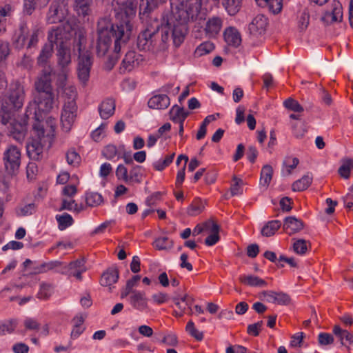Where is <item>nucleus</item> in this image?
I'll list each match as a JSON object with an SVG mask.
<instances>
[{"label":"nucleus","mask_w":353,"mask_h":353,"mask_svg":"<svg viewBox=\"0 0 353 353\" xmlns=\"http://www.w3.org/2000/svg\"><path fill=\"white\" fill-rule=\"evenodd\" d=\"M138 2L137 0H125L114 9L115 17L119 20L113 24L108 18H102L97 23V54L103 57L109 50L112 38L114 39L113 54L108 57L105 68L111 70L118 61L119 54L123 46L129 41L132 31V19L136 16Z\"/></svg>","instance_id":"obj_1"},{"label":"nucleus","mask_w":353,"mask_h":353,"mask_svg":"<svg viewBox=\"0 0 353 353\" xmlns=\"http://www.w3.org/2000/svg\"><path fill=\"white\" fill-rule=\"evenodd\" d=\"M202 0H182L178 3H171V14L168 24L172 26V42L176 48L184 41L188 32V23L205 19V13L201 12Z\"/></svg>","instance_id":"obj_2"},{"label":"nucleus","mask_w":353,"mask_h":353,"mask_svg":"<svg viewBox=\"0 0 353 353\" xmlns=\"http://www.w3.org/2000/svg\"><path fill=\"white\" fill-rule=\"evenodd\" d=\"M41 119L42 117L35 112L33 130L37 138L33 139L26 146L28 157L37 161L42 159L43 148L51 147L56 128L54 118L48 117L45 122L41 121Z\"/></svg>","instance_id":"obj_3"},{"label":"nucleus","mask_w":353,"mask_h":353,"mask_svg":"<svg viewBox=\"0 0 353 353\" xmlns=\"http://www.w3.org/2000/svg\"><path fill=\"white\" fill-rule=\"evenodd\" d=\"M55 72L52 67H46L42 69L35 79L34 91L32 92L34 104L32 108L37 107L39 116L40 112H49L53 108L55 103V96L52 85V77Z\"/></svg>","instance_id":"obj_4"},{"label":"nucleus","mask_w":353,"mask_h":353,"mask_svg":"<svg viewBox=\"0 0 353 353\" xmlns=\"http://www.w3.org/2000/svg\"><path fill=\"white\" fill-rule=\"evenodd\" d=\"M160 26L161 23L157 19H154L152 23H147L146 28L137 37V46L139 50L159 52L167 49L170 34L172 37V26L167 22L161 29V39H157Z\"/></svg>","instance_id":"obj_5"},{"label":"nucleus","mask_w":353,"mask_h":353,"mask_svg":"<svg viewBox=\"0 0 353 353\" xmlns=\"http://www.w3.org/2000/svg\"><path fill=\"white\" fill-rule=\"evenodd\" d=\"M75 26V23L72 21L66 20L48 32V41L56 46L67 45V42L74 36V32L76 30Z\"/></svg>","instance_id":"obj_6"},{"label":"nucleus","mask_w":353,"mask_h":353,"mask_svg":"<svg viewBox=\"0 0 353 353\" xmlns=\"http://www.w3.org/2000/svg\"><path fill=\"white\" fill-rule=\"evenodd\" d=\"M3 162L6 174L11 176H17L21 162V150L16 145H8L3 152Z\"/></svg>","instance_id":"obj_7"},{"label":"nucleus","mask_w":353,"mask_h":353,"mask_svg":"<svg viewBox=\"0 0 353 353\" xmlns=\"http://www.w3.org/2000/svg\"><path fill=\"white\" fill-rule=\"evenodd\" d=\"M72 97L65 101L61 114V122L63 131H70L77 115V105L75 101L76 92L70 88Z\"/></svg>","instance_id":"obj_8"},{"label":"nucleus","mask_w":353,"mask_h":353,"mask_svg":"<svg viewBox=\"0 0 353 353\" xmlns=\"http://www.w3.org/2000/svg\"><path fill=\"white\" fill-rule=\"evenodd\" d=\"M26 98L24 87L16 81L10 85L8 97L5 99L4 107L7 110H18L23 105Z\"/></svg>","instance_id":"obj_9"},{"label":"nucleus","mask_w":353,"mask_h":353,"mask_svg":"<svg viewBox=\"0 0 353 353\" xmlns=\"http://www.w3.org/2000/svg\"><path fill=\"white\" fill-rule=\"evenodd\" d=\"M35 112H37L34 108H32V104H30L27 107L24 118L21 119V121L15 119L11 120L8 126L9 135L12 136L16 141L22 142L27 132L28 119L30 115H34Z\"/></svg>","instance_id":"obj_10"},{"label":"nucleus","mask_w":353,"mask_h":353,"mask_svg":"<svg viewBox=\"0 0 353 353\" xmlns=\"http://www.w3.org/2000/svg\"><path fill=\"white\" fill-rule=\"evenodd\" d=\"M68 14V0H53L49 7L46 21L49 24L63 23Z\"/></svg>","instance_id":"obj_11"},{"label":"nucleus","mask_w":353,"mask_h":353,"mask_svg":"<svg viewBox=\"0 0 353 353\" xmlns=\"http://www.w3.org/2000/svg\"><path fill=\"white\" fill-rule=\"evenodd\" d=\"M57 57L58 65L61 72L59 78L61 81L66 80L67 67L71 63V52L70 45L57 46Z\"/></svg>","instance_id":"obj_12"},{"label":"nucleus","mask_w":353,"mask_h":353,"mask_svg":"<svg viewBox=\"0 0 353 353\" xmlns=\"http://www.w3.org/2000/svg\"><path fill=\"white\" fill-rule=\"evenodd\" d=\"M92 65V56L90 52H85V54L79 56L77 75L79 80L83 85H86L89 80Z\"/></svg>","instance_id":"obj_13"},{"label":"nucleus","mask_w":353,"mask_h":353,"mask_svg":"<svg viewBox=\"0 0 353 353\" xmlns=\"http://www.w3.org/2000/svg\"><path fill=\"white\" fill-rule=\"evenodd\" d=\"M143 61V58L141 54H137L134 51L128 52L122 61L120 72L125 73V72L132 71L134 68L138 67Z\"/></svg>","instance_id":"obj_14"},{"label":"nucleus","mask_w":353,"mask_h":353,"mask_svg":"<svg viewBox=\"0 0 353 353\" xmlns=\"http://www.w3.org/2000/svg\"><path fill=\"white\" fill-rule=\"evenodd\" d=\"M131 306L139 311H144L148 309V299L144 291L137 290L132 296H129Z\"/></svg>","instance_id":"obj_15"},{"label":"nucleus","mask_w":353,"mask_h":353,"mask_svg":"<svg viewBox=\"0 0 353 353\" xmlns=\"http://www.w3.org/2000/svg\"><path fill=\"white\" fill-rule=\"evenodd\" d=\"M261 294L270 303L288 305L291 302L290 296L288 294L282 292L263 291Z\"/></svg>","instance_id":"obj_16"},{"label":"nucleus","mask_w":353,"mask_h":353,"mask_svg":"<svg viewBox=\"0 0 353 353\" xmlns=\"http://www.w3.org/2000/svg\"><path fill=\"white\" fill-rule=\"evenodd\" d=\"M119 278V272L117 268H110L105 271L100 279V284L102 286L108 287L109 291H112V285L117 283Z\"/></svg>","instance_id":"obj_17"},{"label":"nucleus","mask_w":353,"mask_h":353,"mask_svg":"<svg viewBox=\"0 0 353 353\" xmlns=\"http://www.w3.org/2000/svg\"><path fill=\"white\" fill-rule=\"evenodd\" d=\"M53 49L54 44L50 41L42 47L40 54L37 58V64L41 67L42 69H46V67H52L48 64V63L52 55Z\"/></svg>","instance_id":"obj_18"},{"label":"nucleus","mask_w":353,"mask_h":353,"mask_svg":"<svg viewBox=\"0 0 353 353\" xmlns=\"http://www.w3.org/2000/svg\"><path fill=\"white\" fill-rule=\"evenodd\" d=\"M268 24V19L264 15L259 14L249 24V30L251 34H261L265 31Z\"/></svg>","instance_id":"obj_19"},{"label":"nucleus","mask_w":353,"mask_h":353,"mask_svg":"<svg viewBox=\"0 0 353 353\" xmlns=\"http://www.w3.org/2000/svg\"><path fill=\"white\" fill-rule=\"evenodd\" d=\"M303 227V222L294 216H288L284 220L283 230L289 235L300 232Z\"/></svg>","instance_id":"obj_20"},{"label":"nucleus","mask_w":353,"mask_h":353,"mask_svg":"<svg viewBox=\"0 0 353 353\" xmlns=\"http://www.w3.org/2000/svg\"><path fill=\"white\" fill-rule=\"evenodd\" d=\"M159 5L160 3L154 0H141L139 3V17L141 19L148 18Z\"/></svg>","instance_id":"obj_21"},{"label":"nucleus","mask_w":353,"mask_h":353,"mask_svg":"<svg viewBox=\"0 0 353 353\" xmlns=\"http://www.w3.org/2000/svg\"><path fill=\"white\" fill-rule=\"evenodd\" d=\"M28 37V28L26 23H21L15 37L13 39V45L15 48L21 49L24 47Z\"/></svg>","instance_id":"obj_22"},{"label":"nucleus","mask_w":353,"mask_h":353,"mask_svg":"<svg viewBox=\"0 0 353 353\" xmlns=\"http://www.w3.org/2000/svg\"><path fill=\"white\" fill-rule=\"evenodd\" d=\"M170 103V99L166 94H157L148 101V106L152 109L161 110L167 108Z\"/></svg>","instance_id":"obj_23"},{"label":"nucleus","mask_w":353,"mask_h":353,"mask_svg":"<svg viewBox=\"0 0 353 353\" xmlns=\"http://www.w3.org/2000/svg\"><path fill=\"white\" fill-rule=\"evenodd\" d=\"M224 39L226 43L234 48H237L241 43V37L239 32L234 27L226 28L224 32Z\"/></svg>","instance_id":"obj_24"},{"label":"nucleus","mask_w":353,"mask_h":353,"mask_svg":"<svg viewBox=\"0 0 353 353\" xmlns=\"http://www.w3.org/2000/svg\"><path fill=\"white\" fill-rule=\"evenodd\" d=\"M74 35H75V38L73 43V51H77L79 53V56H81L85 54V52H89V51H85V46L86 43V37L85 36L84 32L79 30L75 32H74Z\"/></svg>","instance_id":"obj_25"},{"label":"nucleus","mask_w":353,"mask_h":353,"mask_svg":"<svg viewBox=\"0 0 353 353\" xmlns=\"http://www.w3.org/2000/svg\"><path fill=\"white\" fill-rule=\"evenodd\" d=\"M115 103L112 99H107L103 101L99 107V112L103 119L110 118L114 112Z\"/></svg>","instance_id":"obj_26"},{"label":"nucleus","mask_w":353,"mask_h":353,"mask_svg":"<svg viewBox=\"0 0 353 353\" xmlns=\"http://www.w3.org/2000/svg\"><path fill=\"white\" fill-rule=\"evenodd\" d=\"M93 0H74V8L79 15L88 16L91 12V6Z\"/></svg>","instance_id":"obj_27"},{"label":"nucleus","mask_w":353,"mask_h":353,"mask_svg":"<svg viewBox=\"0 0 353 353\" xmlns=\"http://www.w3.org/2000/svg\"><path fill=\"white\" fill-rule=\"evenodd\" d=\"M220 3L230 16L236 15L241 8L240 0H221Z\"/></svg>","instance_id":"obj_28"},{"label":"nucleus","mask_w":353,"mask_h":353,"mask_svg":"<svg viewBox=\"0 0 353 353\" xmlns=\"http://www.w3.org/2000/svg\"><path fill=\"white\" fill-rule=\"evenodd\" d=\"M170 119L174 122L184 121L189 115L188 112H185L183 108L174 105L170 110Z\"/></svg>","instance_id":"obj_29"},{"label":"nucleus","mask_w":353,"mask_h":353,"mask_svg":"<svg viewBox=\"0 0 353 353\" xmlns=\"http://www.w3.org/2000/svg\"><path fill=\"white\" fill-rule=\"evenodd\" d=\"M222 19L219 17L210 19L206 23V32L212 35L218 34L222 27Z\"/></svg>","instance_id":"obj_30"},{"label":"nucleus","mask_w":353,"mask_h":353,"mask_svg":"<svg viewBox=\"0 0 353 353\" xmlns=\"http://www.w3.org/2000/svg\"><path fill=\"white\" fill-rule=\"evenodd\" d=\"M259 5L266 7L274 14L279 13L283 8V0H261Z\"/></svg>","instance_id":"obj_31"},{"label":"nucleus","mask_w":353,"mask_h":353,"mask_svg":"<svg viewBox=\"0 0 353 353\" xmlns=\"http://www.w3.org/2000/svg\"><path fill=\"white\" fill-rule=\"evenodd\" d=\"M333 333L341 341L342 345H345L344 340L350 344H353V335L346 330H343L339 325H334L333 327Z\"/></svg>","instance_id":"obj_32"},{"label":"nucleus","mask_w":353,"mask_h":353,"mask_svg":"<svg viewBox=\"0 0 353 353\" xmlns=\"http://www.w3.org/2000/svg\"><path fill=\"white\" fill-rule=\"evenodd\" d=\"M312 182V176L310 174L304 175L301 179L294 181L292 185V189L294 192H301L306 190Z\"/></svg>","instance_id":"obj_33"},{"label":"nucleus","mask_w":353,"mask_h":353,"mask_svg":"<svg viewBox=\"0 0 353 353\" xmlns=\"http://www.w3.org/2000/svg\"><path fill=\"white\" fill-rule=\"evenodd\" d=\"M205 208V203L199 198H196L187 209L189 216H194L200 214Z\"/></svg>","instance_id":"obj_34"},{"label":"nucleus","mask_w":353,"mask_h":353,"mask_svg":"<svg viewBox=\"0 0 353 353\" xmlns=\"http://www.w3.org/2000/svg\"><path fill=\"white\" fill-rule=\"evenodd\" d=\"M241 283L250 286H265L267 283L262 279L253 275H243L239 277Z\"/></svg>","instance_id":"obj_35"},{"label":"nucleus","mask_w":353,"mask_h":353,"mask_svg":"<svg viewBox=\"0 0 353 353\" xmlns=\"http://www.w3.org/2000/svg\"><path fill=\"white\" fill-rule=\"evenodd\" d=\"M280 221L274 220L268 222L261 230V234L265 236H271L280 228Z\"/></svg>","instance_id":"obj_36"},{"label":"nucleus","mask_w":353,"mask_h":353,"mask_svg":"<svg viewBox=\"0 0 353 353\" xmlns=\"http://www.w3.org/2000/svg\"><path fill=\"white\" fill-rule=\"evenodd\" d=\"M273 175V168L270 165H265L261 170L260 176L261 185L268 187L271 182Z\"/></svg>","instance_id":"obj_37"},{"label":"nucleus","mask_w":353,"mask_h":353,"mask_svg":"<svg viewBox=\"0 0 353 353\" xmlns=\"http://www.w3.org/2000/svg\"><path fill=\"white\" fill-rule=\"evenodd\" d=\"M56 219L58 222L59 229L61 230L66 229L74 223L72 217L68 213H63L61 215H57Z\"/></svg>","instance_id":"obj_38"},{"label":"nucleus","mask_w":353,"mask_h":353,"mask_svg":"<svg viewBox=\"0 0 353 353\" xmlns=\"http://www.w3.org/2000/svg\"><path fill=\"white\" fill-rule=\"evenodd\" d=\"M293 250L298 254H305L307 251V244L310 246V243L305 239H293Z\"/></svg>","instance_id":"obj_39"},{"label":"nucleus","mask_w":353,"mask_h":353,"mask_svg":"<svg viewBox=\"0 0 353 353\" xmlns=\"http://www.w3.org/2000/svg\"><path fill=\"white\" fill-rule=\"evenodd\" d=\"M53 285L48 283H42L37 297L40 299H48L53 292Z\"/></svg>","instance_id":"obj_40"},{"label":"nucleus","mask_w":353,"mask_h":353,"mask_svg":"<svg viewBox=\"0 0 353 353\" xmlns=\"http://www.w3.org/2000/svg\"><path fill=\"white\" fill-rule=\"evenodd\" d=\"M85 261L84 259H79L76 261H72L68 264V266L64 267L61 272L63 274H66L70 272L79 270V269L85 268Z\"/></svg>","instance_id":"obj_41"},{"label":"nucleus","mask_w":353,"mask_h":353,"mask_svg":"<svg viewBox=\"0 0 353 353\" xmlns=\"http://www.w3.org/2000/svg\"><path fill=\"white\" fill-rule=\"evenodd\" d=\"M86 204L89 206H97L103 203V199L102 196L97 192H90L86 194L85 196Z\"/></svg>","instance_id":"obj_42"},{"label":"nucleus","mask_w":353,"mask_h":353,"mask_svg":"<svg viewBox=\"0 0 353 353\" xmlns=\"http://www.w3.org/2000/svg\"><path fill=\"white\" fill-rule=\"evenodd\" d=\"M153 245L159 250H167L172 248L173 241L165 236L160 237L154 241Z\"/></svg>","instance_id":"obj_43"},{"label":"nucleus","mask_w":353,"mask_h":353,"mask_svg":"<svg viewBox=\"0 0 353 353\" xmlns=\"http://www.w3.org/2000/svg\"><path fill=\"white\" fill-rule=\"evenodd\" d=\"M352 169H353V159H345L343 165L339 169V174L341 176L345 179H348Z\"/></svg>","instance_id":"obj_44"},{"label":"nucleus","mask_w":353,"mask_h":353,"mask_svg":"<svg viewBox=\"0 0 353 353\" xmlns=\"http://www.w3.org/2000/svg\"><path fill=\"white\" fill-rule=\"evenodd\" d=\"M142 167L138 165H132V168L130 170L129 174V181H134L136 183H141L142 176Z\"/></svg>","instance_id":"obj_45"},{"label":"nucleus","mask_w":353,"mask_h":353,"mask_svg":"<svg viewBox=\"0 0 353 353\" xmlns=\"http://www.w3.org/2000/svg\"><path fill=\"white\" fill-rule=\"evenodd\" d=\"M62 265V263L59 261H52L48 263H42L39 267L35 268L34 273H41L48 270H53Z\"/></svg>","instance_id":"obj_46"},{"label":"nucleus","mask_w":353,"mask_h":353,"mask_svg":"<svg viewBox=\"0 0 353 353\" xmlns=\"http://www.w3.org/2000/svg\"><path fill=\"white\" fill-rule=\"evenodd\" d=\"M283 105L287 109L295 112H302L304 110L303 106L292 98L287 99L284 101Z\"/></svg>","instance_id":"obj_47"},{"label":"nucleus","mask_w":353,"mask_h":353,"mask_svg":"<svg viewBox=\"0 0 353 353\" xmlns=\"http://www.w3.org/2000/svg\"><path fill=\"white\" fill-rule=\"evenodd\" d=\"M214 49V44L212 42L207 41L200 44L196 48L195 53L199 56H202L211 52Z\"/></svg>","instance_id":"obj_48"},{"label":"nucleus","mask_w":353,"mask_h":353,"mask_svg":"<svg viewBox=\"0 0 353 353\" xmlns=\"http://www.w3.org/2000/svg\"><path fill=\"white\" fill-rule=\"evenodd\" d=\"M186 331L196 340L197 341H201L203 338V332H199L198 330H196L194 327V323L193 321H190L185 327Z\"/></svg>","instance_id":"obj_49"},{"label":"nucleus","mask_w":353,"mask_h":353,"mask_svg":"<svg viewBox=\"0 0 353 353\" xmlns=\"http://www.w3.org/2000/svg\"><path fill=\"white\" fill-rule=\"evenodd\" d=\"M36 205L34 203H29L17 210V214L19 216H25L32 214L35 212Z\"/></svg>","instance_id":"obj_50"},{"label":"nucleus","mask_w":353,"mask_h":353,"mask_svg":"<svg viewBox=\"0 0 353 353\" xmlns=\"http://www.w3.org/2000/svg\"><path fill=\"white\" fill-rule=\"evenodd\" d=\"M66 160L68 164L77 165L80 163L81 157L74 150H70L66 153Z\"/></svg>","instance_id":"obj_51"},{"label":"nucleus","mask_w":353,"mask_h":353,"mask_svg":"<svg viewBox=\"0 0 353 353\" xmlns=\"http://www.w3.org/2000/svg\"><path fill=\"white\" fill-rule=\"evenodd\" d=\"M118 154L117 148L114 145H108L102 151L103 156L107 159H112Z\"/></svg>","instance_id":"obj_52"},{"label":"nucleus","mask_w":353,"mask_h":353,"mask_svg":"<svg viewBox=\"0 0 353 353\" xmlns=\"http://www.w3.org/2000/svg\"><path fill=\"white\" fill-rule=\"evenodd\" d=\"M232 180L234 181V183L232 184L230 188L232 196H235L241 194V186L243 183L242 179L237 178L236 176H234Z\"/></svg>","instance_id":"obj_53"},{"label":"nucleus","mask_w":353,"mask_h":353,"mask_svg":"<svg viewBox=\"0 0 353 353\" xmlns=\"http://www.w3.org/2000/svg\"><path fill=\"white\" fill-rule=\"evenodd\" d=\"M318 341L321 345H330L334 342V337L330 334L321 332L318 336Z\"/></svg>","instance_id":"obj_54"},{"label":"nucleus","mask_w":353,"mask_h":353,"mask_svg":"<svg viewBox=\"0 0 353 353\" xmlns=\"http://www.w3.org/2000/svg\"><path fill=\"white\" fill-rule=\"evenodd\" d=\"M116 176L118 179H122L125 182L129 181L128 169L123 165H119L116 170Z\"/></svg>","instance_id":"obj_55"},{"label":"nucleus","mask_w":353,"mask_h":353,"mask_svg":"<svg viewBox=\"0 0 353 353\" xmlns=\"http://www.w3.org/2000/svg\"><path fill=\"white\" fill-rule=\"evenodd\" d=\"M39 0H25L24 1V12L30 15L35 10L37 2ZM50 0H44L46 3H48Z\"/></svg>","instance_id":"obj_56"},{"label":"nucleus","mask_w":353,"mask_h":353,"mask_svg":"<svg viewBox=\"0 0 353 353\" xmlns=\"http://www.w3.org/2000/svg\"><path fill=\"white\" fill-rule=\"evenodd\" d=\"M13 111L12 110H7L4 107V104H2L1 110H0V123L3 125L10 124L11 121L10 112Z\"/></svg>","instance_id":"obj_57"},{"label":"nucleus","mask_w":353,"mask_h":353,"mask_svg":"<svg viewBox=\"0 0 353 353\" xmlns=\"http://www.w3.org/2000/svg\"><path fill=\"white\" fill-rule=\"evenodd\" d=\"M39 29H34L30 36V39L27 45L28 49H31L32 48H34L37 46L38 42H39Z\"/></svg>","instance_id":"obj_58"},{"label":"nucleus","mask_w":353,"mask_h":353,"mask_svg":"<svg viewBox=\"0 0 353 353\" xmlns=\"http://www.w3.org/2000/svg\"><path fill=\"white\" fill-rule=\"evenodd\" d=\"M205 230H210L211 234L219 233V225L212 219H209L203 223Z\"/></svg>","instance_id":"obj_59"},{"label":"nucleus","mask_w":353,"mask_h":353,"mask_svg":"<svg viewBox=\"0 0 353 353\" xmlns=\"http://www.w3.org/2000/svg\"><path fill=\"white\" fill-rule=\"evenodd\" d=\"M263 321H260L256 323L250 324L248 327V333L250 335L256 336L259 334V331L263 325Z\"/></svg>","instance_id":"obj_60"},{"label":"nucleus","mask_w":353,"mask_h":353,"mask_svg":"<svg viewBox=\"0 0 353 353\" xmlns=\"http://www.w3.org/2000/svg\"><path fill=\"white\" fill-rule=\"evenodd\" d=\"M310 15L307 12H303L299 19V28L303 31L305 30L309 24Z\"/></svg>","instance_id":"obj_61"},{"label":"nucleus","mask_w":353,"mask_h":353,"mask_svg":"<svg viewBox=\"0 0 353 353\" xmlns=\"http://www.w3.org/2000/svg\"><path fill=\"white\" fill-rule=\"evenodd\" d=\"M10 54L9 43L5 41L0 43V62L5 60Z\"/></svg>","instance_id":"obj_62"},{"label":"nucleus","mask_w":353,"mask_h":353,"mask_svg":"<svg viewBox=\"0 0 353 353\" xmlns=\"http://www.w3.org/2000/svg\"><path fill=\"white\" fill-rule=\"evenodd\" d=\"M282 262H285L288 263L291 267H296L297 264L294 261V258H288L283 255H281L278 259V263H276V265L278 268H283L284 265L282 263Z\"/></svg>","instance_id":"obj_63"},{"label":"nucleus","mask_w":353,"mask_h":353,"mask_svg":"<svg viewBox=\"0 0 353 353\" xmlns=\"http://www.w3.org/2000/svg\"><path fill=\"white\" fill-rule=\"evenodd\" d=\"M247 158L252 163H254L256 161V159L258 156V150L254 146H249L247 153Z\"/></svg>","instance_id":"obj_64"}]
</instances>
